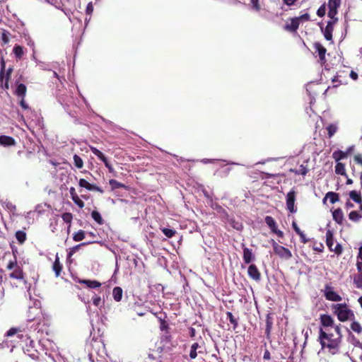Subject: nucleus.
<instances>
[{
	"label": "nucleus",
	"instance_id": "61",
	"mask_svg": "<svg viewBox=\"0 0 362 362\" xmlns=\"http://www.w3.org/2000/svg\"><path fill=\"white\" fill-rule=\"evenodd\" d=\"M324 248V246L322 244L320 243L318 245L313 247V249L318 252H322Z\"/></svg>",
	"mask_w": 362,
	"mask_h": 362
},
{
	"label": "nucleus",
	"instance_id": "45",
	"mask_svg": "<svg viewBox=\"0 0 362 362\" xmlns=\"http://www.w3.org/2000/svg\"><path fill=\"white\" fill-rule=\"evenodd\" d=\"M13 53L18 58H21L23 54V49L21 46L16 45L13 47Z\"/></svg>",
	"mask_w": 362,
	"mask_h": 362
},
{
	"label": "nucleus",
	"instance_id": "54",
	"mask_svg": "<svg viewBox=\"0 0 362 362\" xmlns=\"http://www.w3.org/2000/svg\"><path fill=\"white\" fill-rule=\"evenodd\" d=\"M93 11V4L92 2H90L88 4L87 6H86V13L88 15H90Z\"/></svg>",
	"mask_w": 362,
	"mask_h": 362
},
{
	"label": "nucleus",
	"instance_id": "23",
	"mask_svg": "<svg viewBox=\"0 0 362 362\" xmlns=\"http://www.w3.org/2000/svg\"><path fill=\"white\" fill-rule=\"evenodd\" d=\"M272 325H273L272 317H271L270 314H268L266 317V329H265V334H266L267 338H269V337H270Z\"/></svg>",
	"mask_w": 362,
	"mask_h": 362
},
{
	"label": "nucleus",
	"instance_id": "19",
	"mask_svg": "<svg viewBox=\"0 0 362 362\" xmlns=\"http://www.w3.org/2000/svg\"><path fill=\"white\" fill-rule=\"evenodd\" d=\"M333 219L339 225L343 223L344 214L341 209H337L332 212Z\"/></svg>",
	"mask_w": 362,
	"mask_h": 362
},
{
	"label": "nucleus",
	"instance_id": "31",
	"mask_svg": "<svg viewBox=\"0 0 362 362\" xmlns=\"http://www.w3.org/2000/svg\"><path fill=\"white\" fill-rule=\"evenodd\" d=\"M328 199L332 204H334L335 202L339 201V195L338 194L329 192L326 194V196L324 199Z\"/></svg>",
	"mask_w": 362,
	"mask_h": 362
},
{
	"label": "nucleus",
	"instance_id": "9",
	"mask_svg": "<svg viewBox=\"0 0 362 362\" xmlns=\"http://www.w3.org/2000/svg\"><path fill=\"white\" fill-rule=\"evenodd\" d=\"M7 268L10 270H13L9 274L10 277L16 279H23V273L21 268L17 264L16 262H10L7 266Z\"/></svg>",
	"mask_w": 362,
	"mask_h": 362
},
{
	"label": "nucleus",
	"instance_id": "6",
	"mask_svg": "<svg viewBox=\"0 0 362 362\" xmlns=\"http://www.w3.org/2000/svg\"><path fill=\"white\" fill-rule=\"evenodd\" d=\"M338 18H330V21L327 22V24L325 28H323L322 25L320 24V29L324 35L325 38L328 40H332V33L334 30V26L337 23Z\"/></svg>",
	"mask_w": 362,
	"mask_h": 362
},
{
	"label": "nucleus",
	"instance_id": "10",
	"mask_svg": "<svg viewBox=\"0 0 362 362\" xmlns=\"http://www.w3.org/2000/svg\"><path fill=\"white\" fill-rule=\"evenodd\" d=\"M341 5V0H328V17L330 18H337L338 8Z\"/></svg>",
	"mask_w": 362,
	"mask_h": 362
},
{
	"label": "nucleus",
	"instance_id": "27",
	"mask_svg": "<svg viewBox=\"0 0 362 362\" xmlns=\"http://www.w3.org/2000/svg\"><path fill=\"white\" fill-rule=\"evenodd\" d=\"M335 173L338 175H344L347 177L345 170L344 164L338 162L335 165Z\"/></svg>",
	"mask_w": 362,
	"mask_h": 362
},
{
	"label": "nucleus",
	"instance_id": "41",
	"mask_svg": "<svg viewBox=\"0 0 362 362\" xmlns=\"http://www.w3.org/2000/svg\"><path fill=\"white\" fill-rule=\"evenodd\" d=\"M354 161L360 166L358 174L360 175V178L362 179V156L361 155L355 156Z\"/></svg>",
	"mask_w": 362,
	"mask_h": 362
},
{
	"label": "nucleus",
	"instance_id": "44",
	"mask_svg": "<svg viewBox=\"0 0 362 362\" xmlns=\"http://www.w3.org/2000/svg\"><path fill=\"white\" fill-rule=\"evenodd\" d=\"M351 328L354 332L358 334L362 332V327L358 322H353L351 324Z\"/></svg>",
	"mask_w": 362,
	"mask_h": 362
},
{
	"label": "nucleus",
	"instance_id": "62",
	"mask_svg": "<svg viewBox=\"0 0 362 362\" xmlns=\"http://www.w3.org/2000/svg\"><path fill=\"white\" fill-rule=\"evenodd\" d=\"M16 90H26V86L23 83H20Z\"/></svg>",
	"mask_w": 362,
	"mask_h": 362
},
{
	"label": "nucleus",
	"instance_id": "34",
	"mask_svg": "<svg viewBox=\"0 0 362 362\" xmlns=\"http://www.w3.org/2000/svg\"><path fill=\"white\" fill-rule=\"evenodd\" d=\"M16 238L19 242V243L22 244L26 240V234L23 231L18 230L16 233Z\"/></svg>",
	"mask_w": 362,
	"mask_h": 362
},
{
	"label": "nucleus",
	"instance_id": "5",
	"mask_svg": "<svg viewBox=\"0 0 362 362\" xmlns=\"http://www.w3.org/2000/svg\"><path fill=\"white\" fill-rule=\"evenodd\" d=\"M326 243L330 251L338 255L341 254L342 246L339 243H334L333 233L330 230H327L326 232Z\"/></svg>",
	"mask_w": 362,
	"mask_h": 362
},
{
	"label": "nucleus",
	"instance_id": "39",
	"mask_svg": "<svg viewBox=\"0 0 362 362\" xmlns=\"http://www.w3.org/2000/svg\"><path fill=\"white\" fill-rule=\"evenodd\" d=\"M354 283L356 288H362V274H357L354 278Z\"/></svg>",
	"mask_w": 362,
	"mask_h": 362
},
{
	"label": "nucleus",
	"instance_id": "32",
	"mask_svg": "<svg viewBox=\"0 0 362 362\" xmlns=\"http://www.w3.org/2000/svg\"><path fill=\"white\" fill-rule=\"evenodd\" d=\"M327 130L328 132V136L329 138L334 136V134L337 132L338 130V126L337 124H330L327 127Z\"/></svg>",
	"mask_w": 362,
	"mask_h": 362
},
{
	"label": "nucleus",
	"instance_id": "4",
	"mask_svg": "<svg viewBox=\"0 0 362 362\" xmlns=\"http://www.w3.org/2000/svg\"><path fill=\"white\" fill-rule=\"evenodd\" d=\"M271 243L274 250V253L278 255L280 258L288 260L292 257L291 252L288 249L279 245L274 240H271Z\"/></svg>",
	"mask_w": 362,
	"mask_h": 362
},
{
	"label": "nucleus",
	"instance_id": "24",
	"mask_svg": "<svg viewBox=\"0 0 362 362\" xmlns=\"http://www.w3.org/2000/svg\"><path fill=\"white\" fill-rule=\"evenodd\" d=\"M347 156H348V152L342 151H340V150L335 151L332 153V157H333V158H334V159L335 160V161H337V163H338L340 160L346 158Z\"/></svg>",
	"mask_w": 362,
	"mask_h": 362
},
{
	"label": "nucleus",
	"instance_id": "22",
	"mask_svg": "<svg viewBox=\"0 0 362 362\" xmlns=\"http://www.w3.org/2000/svg\"><path fill=\"white\" fill-rule=\"evenodd\" d=\"M81 284H85L90 288H97L101 286V284L95 280H81L79 281Z\"/></svg>",
	"mask_w": 362,
	"mask_h": 362
},
{
	"label": "nucleus",
	"instance_id": "42",
	"mask_svg": "<svg viewBox=\"0 0 362 362\" xmlns=\"http://www.w3.org/2000/svg\"><path fill=\"white\" fill-rule=\"evenodd\" d=\"M71 199L74 202V204H76L80 209L84 207V202L80 199L78 194L71 197Z\"/></svg>",
	"mask_w": 362,
	"mask_h": 362
},
{
	"label": "nucleus",
	"instance_id": "13",
	"mask_svg": "<svg viewBox=\"0 0 362 362\" xmlns=\"http://www.w3.org/2000/svg\"><path fill=\"white\" fill-rule=\"evenodd\" d=\"M296 192L293 190L290 191L286 195V208L291 213L296 212L295 207Z\"/></svg>",
	"mask_w": 362,
	"mask_h": 362
},
{
	"label": "nucleus",
	"instance_id": "3",
	"mask_svg": "<svg viewBox=\"0 0 362 362\" xmlns=\"http://www.w3.org/2000/svg\"><path fill=\"white\" fill-rule=\"evenodd\" d=\"M332 309L341 322H345L354 317V312L345 303L334 304L332 306Z\"/></svg>",
	"mask_w": 362,
	"mask_h": 362
},
{
	"label": "nucleus",
	"instance_id": "26",
	"mask_svg": "<svg viewBox=\"0 0 362 362\" xmlns=\"http://www.w3.org/2000/svg\"><path fill=\"white\" fill-rule=\"evenodd\" d=\"M92 302L93 304L95 307H98L99 309H101V308L105 305L104 300H103L100 296H98L97 294H94V296H93Z\"/></svg>",
	"mask_w": 362,
	"mask_h": 362
},
{
	"label": "nucleus",
	"instance_id": "28",
	"mask_svg": "<svg viewBox=\"0 0 362 362\" xmlns=\"http://www.w3.org/2000/svg\"><path fill=\"white\" fill-rule=\"evenodd\" d=\"M200 348V346L199 343L195 342L192 344L190 347V351H189V357L191 359H194L197 356V350Z\"/></svg>",
	"mask_w": 362,
	"mask_h": 362
},
{
	"label": "nucleus",
	"instance_id": "36",
	"mask_svg": "<svg viewBox=\"0 0 362 362\" xmlns=\"http://www.w3.org/2000/svg\"><path fill=\"white\" fill-rule=\"evenodd\" d=\"M90 149L92 151V153L96 156L100 160H104L106 158L101 151H100L98 149H97L94 146H90Z\"/></svg>",
	"mask_w": 362,
	"mask_h": 362
},
{
	"label": "nucleus",
	"instance_id": "60",
	"mask_svg": "<svg viewBox=\"0 0 362 362\" xmlns=\"http://www.w3.org/2000/svg\"><path fill=\"white\" fill-rule=\"evenodd\" d=\"M283 1L287 6H293L297 0H283Z\"/></svg>",
	"mask_w": 362,
	"mask_h": 362
},
{
	"label": "nucleus",
	"instance_id": "18",
	"mask_svg": "<svg viewBox=\"0 0 362 362\" xmlns=\"http://www.w3.org/2000/svg\"><path fill=\"white\" fill-rule=\"evenodd\" d=\"M314 47L316 52L318 53L320 59L321 61H325V54L327 52L326 48L324 47L320 42H315L314 44Z\"/></svg>",
	"mask_w": 362,
	"mask_h": 362
},
{
	"label": "nucleus",
	"instance_id": "40",
	"mask_svg": "<svg viewBox=\"0 0 362 362\" xmlns=\"http://www.w3.org/2000/svg\"><path fill=\"white\" fill-rule=\"evenodd\" d=\"M349 218L350 220H351L353 221H358L362 218V215L359 214L356 211H352L350 212V214L349 215Z\"/></svg>",
	"mask_w": 362,
	"mask_h": 362
},
{
	"label": "nucleus",
	"instance_id": "50",
	"mask_svg": "<svg viewBox=\"0 0 362 362\" xmlns=\"http://www.w3.org/2000/svg\"><path fill=\"white\" fill-rule=\"evenodd\" d=\"M62 219L66 223H70L71 221V219H72L71 214H70V213H64L62 215Z\"/></svg>",
	"mask_w": 362,
	"mask_h": 362
},
{
	"label": "nucleus",
	"instance_id": "35",
	"mask_svg": "<svg viewBox=\"0 0 362 362\" xmlns=\"http://www.w3.org/2000/svg\"><path fill=\"white\" fill-rule=\"evenodd\" d=\"M73 158L75 166L78 169L82 168L83 166V161L81 159V158L78 155L75 154Z\"/></svg>",
	"mask_w": 362,
	"mask_h": 362
},
{
	"label": "nucleus",
	"instance_id": "48",
	"mask_svg": "<svg viewBox=\"0 0 362 362\" xmlns=\"http://www.w3.org/2000/svg\"><path fill=\"white\" fill-rule=\"evenodd\" d=\"M110 185L114 189L121 188L124 187V185L119 182L118 181L115 180H110Z\"/></svg>",
	"mask_w": 362,
	"mask_h": 362
},
{
	"label": "nucleus",
	"instance_id": "7",
	"mask_svg": "<svg viewBox=\"0 0 362 362\" xmlns=\"http://www.w3.org/2000/svg\"><path fill=\"white\" fill-rule=\"evenodd\" d=\"M4 69H5V62L3 61L1 62V69L0 70V87L1 88H6L8 89V79L11 76V74L13 71V69L11 67H9L6 74H4Z\"/></svg>",
	"mask_w": 362,
	"mask_h": 362
},
{
	"label": "nucleus",
	"instance_id": "49",
	"mask_svg": "<svg viewBox=\"0 0 362 362\" xmlns=\"http://www.w3.org/2000/svg\"><path fill=\"white\" fill-rule=\"evenodd\" d=\"M227 317L229 320L230 322L234 325V327H236L238 325V322L236 319L234 317L233 314L230 312L227 313Z\"/></svg>",
	"mask_w": 362,
	"mask_h": 362
},
{
	"label": "nucleus",
	"instance_id": "43",
	"mask_svg": "<svg viewBox=\"0 0 362 362\" xmlns=\"http://www.w3.org/2000/svg\"><path fill=\"white\" fill-rule=\"evenodd\" d=\"M4 206L10 212L14 214L16 210V206L11 202H5Z\"/></svg>",
	"mask_w": 362,
	"mask_h": 362
},
{
	"label": "nucleus",
	"instance_id": "47",
	"mask_svg": "<svg viewBox=\"0 0 362 362\" xmlns=\"http://www.w3.org/2000/svg\"><path fill=\"white\" fill-rule=\"evenodd\" d=\"M326 13V6L325 4H323L320 6V8L317 11V15L319 17H323Z\"/></svg>",
	"mask_w": 362,
	"mask_h": 362
},
{
	"label": "nucleus",
	"instance_id": "1",
	"mask_svg": "<svg viewBox=\"0 0 362 362\" xmlns=\"http://www.w3.org/2000/svg\"><path fill=\"white\" fill-rule=\"evenodd\" d=\"M341 333L339 326H336L333 329H320L319 340L322 348H327L329 352L335 354L339 351V344L341 341Z\"/></svg>",
	"mask_w": 362,
	"mask_h": 362
},
{
	"label": "nucleus",
	"instance_id": "30",
	"mask_svg": "<svg viewBox=\"0 0 362 362\" xmlns=\"http://www.w3.org/2000/svg\"><path fill=\"white\" fill-rule=\"evenodd\" d=\"M350 198L356 203L361 204L362 202V199L361 194L357 191L353 190L349 192Z\"/></svg>",
	"mask_w": 362,
	"mask_h": 362
},
{
	"label": "nucleus",
	"instance_id": "37",
	"mask_svg": "<svg viewBox=\"0 0 362 362\" xmlns=\"http://www.w3.org/2000/svg\"><path fill=\"white\" fill-rule=\"evenodd\" d=\"M91 243H94V241L88 242V243H82L79 245H77L73 247L72 248L70 249V251L69 252V256L71 257V255H73L76 251H78L81 248V247Z\"/></svg>",
	"mask_w": 362,
	"mask_h": 362
},
{
	"label": "nucleus",
	"instance_id": "56",
	"mask_svg": "<svg viewBox=\"0 0 362 362\" xmlns=\"http://www.w3.org/2000/svg\"><path fill=\"white\" fill-rule=\"evenodd\" d=\"M17 332V329H15V328H11L9 330L7 331V332L6 333V337H11L13 335H14L15 334H16Z\"/></svg>",
	"mask_w": 362,
	"mask_h": 362
},
{
	"label": "nucleus",
	"instance_id": "58",
	"mask_svg": "<svg viewBox=\"0 0 362 362\" xmlns=\"http://www.w3.org/2000/svg\"><path fill=\"white\" fill-rule=\"evenodd\" d=\"M351 169H352V173L354 175H360L358 174V171L360 170V166H358V168H356L354 165H352L351 167Z\"/></svg>",
	"mask_w": 362,
	"mask_h": 362
},
{
	"label": "nucleus",
	"instance_id": "21",
	"mask_svg": "<svg viewBox=\"0 0 362 362\" xmlns=\"http://www.w3.org/2000/svg\"><path fill=\"white\" fill-rule=\"evenodd\" d=\"M52 269L54 272L56 276H59L60 275L61 271L62 269V265L59 262L58 255H56L55 260L52 265Z\"/></svg>",
	"mask_w": 362,
	"mask_h": 362
},
{
	"label": "nucleus",
	"instance_id": "12",
	"mask_svg": "<svg viewBox=\"0 0 362 362\" xmlns=\"http://www.w3.org/2000/svg\"><path fill=\"white\" fill-rule=\"evenodd\" d=\"M264 221L272 233H275L279 238L284 237V233L277 228L276 223L272 216H267Z\"/></svg>",
	"mask_w": 362,
	"mask_h": 362
},
{
	"label": "nucleus",
	"instance_id": "25",
	"mask_svg": "<svg viewBox=\"0 0 362 362\" xmlns=\"http://www.w3.org/2000/svg\"><path fill=\"white\" fill-rule=\"evenodd\" d=\"M122 288L117 286L113 288L112 291V297L114 300L117 302H119L122 300Z\"/></svg>",
	"mask_w": 362,
	"mask_h": 362
},
{
	"label": "nucleus",
	"instance_id": "57",
	"mask_svg": "<svg viewBox=\"0 0 362 362\" xmlns=\"http://www.w3.org/2000/svg\"><path fill=\"white\" fill-rule=\"evenodd\" d=\"M292 226H293V230L296 232V233L298 235L300 234V233L303 232V231L300 230V229L299 228V227L298 226V225H297V223L296 222H293Z\"/></svg>",
	"mask_w": 362,
	"mask_h": 362
},
{
	"label": "nucleus",
	"instance_id": "11",
	"mask_svg": "<svg viewBox=\"0 0 362 362\" xmlns=\"http://www.w3.org/2000/svg\"><path fill=\"white\" fill-rule=\"evenodd\" d=\"M320 322L322 326L320 329L324 330L333 329L337 325H334L333 318L329 315H320Z\"/></svg>",
	"mask_w": 362,
	"mask_h": 362
},
{
	"label": "nucleus",
	"instance_id": "17",
	"mask_svg": "<svg viewBox=\"0 0 362 362\" xmlns=\"http://www.w3.org/2000/svg\"><path fill=\"white\" fill-rule=\"evenodd\" d=\"M255 256L252 250L247 247L243 248V260L245 263L249 264L255 260Z\"/></svg>",
	"mask_w": 362,
	"mask_h": 362
},
{
	"label": "nucleus",
	"instance_id": "16",
	"mask_svg": "<svg viewBox=\"0 0 362 362\" xmlns=\"http://www.w3.org/2000/svg\"><path fill=\"white\" fill-rule=\"evenodd\" d=\"M299 25L300 23L298 21L297 18L294 17L291 19L290 23H286L284 25V29L290 33H296L297 30L299 28Z\"/></svg>",
	"mask_w": 362,
	"mask_h": 362
},
{
	"label": "nucleus",
	"instance_id": "20",
	"mask_svg": "<svg viewBox=\"0 0 362 362\" xmlns=\"http://www.w3.org/2000/svg\"><path fill=\"white\" fill-rule=\"evenodd\" d=\"M15 144V140L8 136H0V145L4 146H10Z\"/></svg>",
	"mask_w": 362,
	"mask_h": 362
},
{
	"label": "nucleus",
	"instance_id": "55",
	"mask_svg": "<svg viewBox=\"0 0 362 362\" xmlns=\"http://www.w3.org/2000/svg\"><path fill=\"white\" fill-rule=\"evenodd\" d=\"M8 32H3L1 39L4 44H6L9 42V38L8 36Z\"/></svg>",
	"mask_w": 362,
	"mask_h": 362
},
{
	"label": "nucleus",
	"instance_id": "15",
	"mask_svg": "<svg viewBox=\"0 0 362 362\" xmlns=\"http://www.w3.org/2000/svg\"><path fill=\"white\" fill-rule=\"evenodd\" d=\"M248 276L256 281L261 279V274L255 264H250L247 269Z\"/></svg>",
	"mask_w": 362,
	"mask_h": 362
},
{
	"label": "nucleus",
	"instance_id": "8",
	"mask_svg": "<svg viewBox=\"0 0 362 362\" xmlns=\"http://www.w3.org/2000/svg\"><path fill=\"white\" fill-rule=\"evenodd\" d=\"M325 298L330 301H341L342 298L334 291V288L329 284L325 285L323 290Z\"/></svg>",
	"mask_w": 362,
	"mask_h": 362
},
{
	"label": "nucleus",
	"instance_id": "53",
	"mask_svg": "<svg viewBox=\"0 0 362 362\" xmlns=\"http://www.w3.org/2000/svg\"><path fill=\"white\" fill-rule=\"evenodd\" d=\"M105 167L108 169L109 172L110 173H112L114 171V169L112 166V165L109 163V161L107 160V159L105 158L104 160H102Z\"/></svg>",
	"mask_w": 362,
	"mask_h": 362
},
{
	"label": "nucleus",
	"instance_id": "59",
	"mask_svg": "<svg viewBox=\"0 0 362 362\" xmlns=\"http://www.w3.org/2000/svg\"><path fill=\"white\" fill-rule=\"evenodd\" d=\"M298 235L300 236L302 243H306L308 242V240L306 238L303 232L300 233V234H298Z\"/></svg>",
	"mask_w": 362,
	"mask_h": 362
},
{
	"label": "nucleus",
	"instance_id": "52",
	"mask_svg": "<svg viewBox=\"0 0 362 362\" xmlns=\"http://www.w3.org/2000/svg\"><path fill=\"white\" fill-rule=\"evenodd\" d=\"M297 18L298 21L300 23V21H309L310 20V15L308 13L303 14L298 17H295Z\"/></svg>",
	"mask_w": 362,
	"mask_h": 362
},
{
	"label": "nucleus",
	"instance_id": "38",
	"mask_svg": "<svg viewBox=\"0 0 362 362\" xmlns=\"http://www.w3.org/2000/svg\"><path fill=\"white\" fill-rule=\"evenodd\" d=\"M86 238V233L83 230H78L77 233H76L74 235V240L75 241H81Z\"/></svg>",
	"mask_w": 362,
	"mask_h": 362
},
{
	"label": "nucleus",
	"instance_id": "29",
	"mask_svg": "<svg viewBox=\"0 0 362 362\" xmlns=\"http://www.w3.org/2000/svg\"><path fill=\"white\" fill-rule=\"evenodd\" d=\"M18 99L20 100V105L22 108L27 110L28 109V105L24 100L25 96V92H16Z\"/></svg>",
	"mask_w": 362,
	"mask_h": 362
},
{
	"label": "nucleus",
	"instance_id": "14",
	"mask_svg": "<svg viewBox=\"0 0 362 362\" xmlns=\"http://www.w3.org/2000/svg\"><path fill=\"white\" fill-rule=\"evenodd\" d=\"M78 185L80 187L85 188L89 191H97L99 192L100 193H103V190L100 187L95 185L90 184L86 180L83 178H81L78 180Z\"/></svg>",
	"mask_w": 362,
	"mask_h": 362
},
{
	"label": "nucleus",
	"instance_id": "63",
	"mask_svg": "<svg viewBox=\"0 0 362 362\" xmlns=\"http://www.w3.org/2000/svg\"><path fill=\"white\" fill-rule=\"evenodd\" d=\"M356 266H357V269H358V272H361V271H362V260L358 259Z\"/></svg>",
	"mask_w": 362,
	"mask_h": 362
},
{
	"label": "nucleus",
	"instance_id": "64",
	"mask_svg": "<svg viewBox=\"0 0 362 362\" xmlns=\"http://www.w3.org/2000/svg\"><path fill=\"white\" fill-rule=\"evenodd\" d=\"M69 193H70V195H71V198L77 194L76 192L75 188L73 187H70Z\"/></svg>",
	"mask_w": 362,
	"mask_h": 362
},
{
	"label": "nucleus",
	"instance_id": "51",
	"mask_svg": "<svg viewBox=\"0 0 362 362\" xmlns=\"http://www.w3.org/2000/svg\"><path fill=\"white\" fill-rule=\"evenodd\" d=\"M250 2L252 5V8L257 11H259L261 9L260 5L259 4V0H250Z\"/></svg>",
	"mask_w": 362,
	"mask_h": 362
},
{
	"label": "nucleus",
	"instance_id": "33",
	"mask_svg": "<svg viewBox=\"0 0 362 362\" xmlns=\"http://www.w3.org/2000/svg\"><path fill=\"white\" fill-rule=\"evenodd\" d=\"M91 216L95 221H96L98 224L103 223V219L100 215V214L97 211H93L91 213Z\"/></svg>",
	"mask_w": 362,
	"mask_h": 362
},
{
	"label": "nucleus",
	"instance_id": "2",
	"mask_svg": "<svg viewBox=\"0 0 362 362\" xmlns=\"http://www.w3.org/2000/svg\"><path fill=\"white\" fill-rule=\"evenodd\" d=\"M88 357L92 362H100L106 355L105 345L100 339H93L90 344Z\"/></svg>",
	"mask_w": 362,
	"mask_h": 362
},
{
	"label": "nucleus",
	"instance_id": "46",
	"mask_svg": "<svg viewBox=\"0 0 362 362\" xmlns=\"http://www.w3.org/2000/svg\"><path fill=\"white\" fill-rule=\"evenodd\" d=\"M161 230L163 234L168 238H172L175 234V230L171 228H163Z\"/></svg>",
	"mask_w": 362,
	"mask_h": 362
}]
</instances>
